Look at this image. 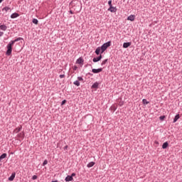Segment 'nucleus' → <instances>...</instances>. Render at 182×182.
Returning <instances> with one entry per match:
<instances>
[{
    "instance_id": "f257e3e1",
    "label": "nucleus",
    "mask_w": 182,
    "mask_h": 182,
    "mask_svg": "<svg viewBox=\"0 0 182 182\" xmlns=\"http://www.w3.org/2000/svg\"><path fill=\"white\" fill-rule=\"evenodd\" d=\"M22 38L21 37H18V38L14 40V41H11L6 46L7 48V51H6V55L7 56H11V55H12V46H14V44L16 43V42H18L19 41H22Z\"/></svg>"
},
{
    "instance_id": "f03ea898",
    "label": "nucleus",
    "mask_w": 182,
    "mask_h": 182,
    "mask_svg": "<svg viewBox=\"0 0 182 182\" xmlns=\"http://www.w3.org/2000/svg\"><path fill=\"white\" fill-rule=\"evenodd\" d=\"M111 45H112V41H108L104 43L101 46V53H103V52H105V50H106V49H107V48H109V46H110Z\"/></svg>"
},
{
    "instance_id": "7ed1b4c3",
    "label": "nucleus",
    "mask_w": 182,
    "mask_h": 182,
    "mask_svg": "<svg viewBox=\"0 0 182 182\" xmlns=\"http://www.w3.org/2000/svg\"><path fill=\"white\" fill-rule=\"evenodd\" d=\"M25 137V134L23 132H21L19 134H17V139L18 140H23Z\"/></svg>"
},
{
    "instance_id": "20e7f679",
    "label": "nucleus",
    "mask_w": 182,
    "mask_h": 182,
    "mask_svg": "<svg viewBox=\"0 0 182 182\" xmlns=\"http://www.w3.org/2000/svg\"><path fill=\"white\" fill-rule=\"evenodd\" d=\"M103 71V68H98V69H95L93 68L92 70V73H100V72Z\"/></svg>"
},
{
    "instance_id": "39448f33",
    "label": "nucleus",
    "mask_w": 182,
    "mask_h": 182,
    "mask_svg": "<svg viewBox=\"0 0 182 182\" xmlns=\"http://www.w3.org/2000/svg\"><path fill=\"white\" fill-rule=\"evenodd\" d=\"M132 46V42H127V43H123L124 49H127V48H129V46Z\"/></svg>"
},
{
    "instance_id": "423d86ee",
    "label": "nucleus",
    "mask_w": 182,
    "mask_h": 182,
    "mask_svg": "<svg viewBox=\"0 0 182 182\" xmlns=\"http://www.w3.org/2000/svg\"><path fill=\"white\" fill-rule=\"evenodd\" d=\"M102 60V55H100V56H98L97 58H94L92 59V62H94L95 63H96V62H99Z\"/></svg>"
},
{
    "instance_id": "0eeeda50",
    "label": "nucleus",
    "mask_w": 182,
    "mask_h": 182,
    "mask_svg": "<svg viewBox=\"0 0 182 182\" xmlns=\"http://www.w3.org/2000/svg\"><path fill=\"white\" fill-rule=\"evenodd\" d=\"M15 176H16V173L15 172L12 173L11 176L9 178V181H14Z\"/></svg>"
},
{
    "instance_id": "6e6552de",
    "label": "nucleus",
    "mask_w": 182,
    "mask_h": 182,
    "mask_svg": "<svg viewBox=\"0 0 182 182\" xmlns=\"http://www.w3.org/2000/svg\"><path fill=\"white\" fill-rule=\"evenodd\" d=\"M108 11H109V12H117V9L116 7H114L113 6H111L108 9Z\"/></svg>"
},
{
    "instance_id": "1a4fd4ad",
    "label": "nucleus",
    "mask_w": 182,
    "mask_h": 182,
    "mask_svg": "<svg viewBox=\"0 0 182 182\" xmlns=\"http://www.w3.org/2000/svg\"><path fill=\"white\" fill-rule=\"evenodd\" d=\"M19 16V14L18 13H14L11 15V19H15V18H18Z\"/></svg>"
},
{
    "instance_id": "9d476101",
    "label": "nucleus",
    "mask_w": 182,
    "mask_h": 182,
    "mask_svg": "<svg viewBox=\"0 0 182 182\" xmlns=\"http://www.w3.org/2000/svg\"><path fill=\"white\" fill-rule=\"evenodd\" d=\"M134 18H135L134 15H131L127 17V20L133 22V21H134Z\"/></svg>"
},
{
    "instance_id": "9b49d317",
    "label": "nucleus",
    "mask_w": 182,
    "mask_h": 182,
    "mask_svg": "<svg viewBox=\"0 0 182 182\" xmlns=\"http://www.w3.org/2000/svg\"><path fill=\"white\" fill-rule=\"evenodd\" d=\"M65 181H73V178L71 176H67L65 178Z\"/></svg>"
},
{
    "instance_id": "f8f14e48",
    "label": "nucleus",
    "mask_w": 182,
    "mask_h": 182,
    "mask_svg": "<svg viewBox=\"0 0 182 182\" xmlns=\"http://www.w3.org/2000/svg\"><path fill=\"white\" fill-rule=\"evenodd\" d=\"M97 87H99V83H98V82H95V83L92 85V89H97Z\"/></svg>"
},
{
    "instance_id": "ddd939ff",
    "label": "nucleus",
    "mask_w": 182,
    "mask_h": 182,
    "mask_svg": "<svg viewBox=\"0 0 182 182\" xmlns=\"http://www.w3.org/2000/svg\"><path fill=\"white\" fill-rule=\"evenodd\" d=\"M180 119V114H176L173 119V123H176V122H177V120H178Z\"/></svg>"
},
{
    "instance_id": "4468645a",
    "label": "nucleus",
    "mask_w": 182,
    "mask_h": 182,
    "mask_svg": "<svg viewBox=\"0 0 182 182\" xmlns=\"http://www.w3.org/2000/svg\"><path fill=\"white\" fill-rule=\"evenodd\" d=\"M100 50H102V48L100 47L97 48L95 50L96 55H100Z\"/></svg>"
},
{
    "instance_id": "2eb2a0df",
    "label": "nucleus",
    "mask_w": 182,
    "mask_h": 182,
    "mask_svg": "<svg viewBox=\"0 0 182 182\" xmlns=\"http://www.w3.org/2000/svg\"><path fill=\"white\" fill-rule=\"evenodd\" d=\"M21 130H22V127L16 128L14 131V133H19V132H21Z\"/></svg>"
},
{
    "instance_id": "dca6fc26",
    "label": "nucleus",
    "mask_w": 182,
    "mask_h": 182,
    "mask_svg": "<svg viewBox=\"0 0 182 182\" xmlns=\"http://www.w3.org/2000/svg\"><path fill=\"white\" fill-rule=\"evenodd\" d=\"M167 147H168V142H164L162 145V149H167Z\"/></svg>"
},
{
    "instance_id": "f3484780",
    "label": "nucleus",
    "mask_w": 182,
    "mask_h": 182,
    "mask_svg": "<svg viewBox=\"0 0 182 182\" xmlns=\"http://www.w3.org/2000/svg\"><path fill=\"white\" fill-rule=\"evenodd\" d=\"M95 166V162L91 161L87 165V167H88V168H90V167H93Z\"/></svg>"
},
{
    "instance_id": "a211bd4d",
    "label": "nucleus",
    "mask_w": 182,
    "mask_h": 182,
    "mask_svg": "<svg viewBox=\"0 0 182 182\" xmlns=\"http://www.w3.org/2000/svg\"><path fill=\"white\" fill-rule=\"evenodd\" d=\"M7 28H8V27H6V26H5V25H1L0 26V29L1 31H6Z\"/></svg>"
},
{
    "instance_id": "6ab92c4d",
    "label": "nucleus",
    "mask_w": 182,
    "mask_h": 182,
    "mask_svg": "<svg viewBox=\"0 0 182 182\" xmlns=\"http://www.w3.org/2000/svg\"><path fill=\"white\" fill-rule=\"evenodd\" d=\"M7 154H3L0 156V161H2L3 159H6Z\"/></svg>"
},
{
    "instance_id": "aec40b11",
    "label": "nucleus",
    "mask_w": 182,
    "mask_h": 182,
    "mask_svg": "<svg viewBox=\"0 0 182 182\" xmlns=\"http://www.w3.org/2000/svg\"><path fill=\"white\" fill-rule=\"evenodd\" d=\"M77 63L80 65L81 63H83V59L82 58H80L77 60Z\"/></svg>"
},
{
    "instance_id": "412c9836",
    "label": "nucleus",
    "mask_w": 182,
    "mask_h": 182,
    "mask_svg": "<svg viewBox=\"0 0 182 182\" xmlns=\"http://www.w3.org/2000/svg\"><path fill=\"white\" fill-rule=\"evenodd\" d=\"M73 85H75V86H80V82H79V80H75L73 82Z\"/></svg>"
},
{
    "instance_id": "4be33fe9",
    "label": "nucleus",
    "mask_w": 182,
    "mask_h": 182,
    "mask_svg": "<svg viewBox=\"0 0 182 182\" xmlns=\"http://www.w3.org/2000/svg\"><path fill=\"white\" fill-rule=\"evenodd\" d=\"M38 22L39 21H38V19L36 18L33 19V23H34L35 25H38Z\"/></svg>"
},
{
    "instance_id": "5701e85b",
    "label": "nucleus",
    "mask_w": 182,
    "mask_h": 182,
    "mask_svg": "<svg viewBox=\"0 0 182 182\" xmlns=\"http://www.w3.org/2000/svg\"><path fill=\"white\" fill-rule=\"evenodd\" d=\"M107 60H108L107 59L104 60L101 63V66H105V64L107 63Z\"/></svg>"
},
{
    "instance_id": "b1692460",
    "label": "nucleus",
    "mask_w": 182,
    "mask_h": 182,
    "mask_svg": "<svg viewBox=\"0 0 182 182\" xmlns=\"http://www.w3.org/2000/svg\"><path fill=\"white\" fill-rule=\"evenodd\" d=\"M9 9H11V8H9V7H4V8H3L2 11H5L6 12H8L9 11Z\"/></svg>"
},
{
    "instance_id": "393cba45",
    "label": "nucleus",
    "mask_w": 182,
    "mask_h": 182,
    "mask_svg": "<svg viewBox=\"0 0 182 182\" xmlns=\"http://www.w3.org/2000/svg\"><path fill=\"white\" fill-rule=\"evenodd\" d=\"M142 102H143L144 105H149V101H147V100H146V99L142 100Z\"/></svg>"
},
{
    "instance_id": "a878e982",
    "label": "nucleus",
    "mask_w": 182,
    "mask_h": 182,
    "mask_svg": "<svg viewBox=\"0 0 182 182\" xmlns=\"http://www.w3.org/2000/svg\"><path fill=\"white\" fill-rule=\"evenodd\" d=\"M159 119H160L161 121H163V120H164V119H166V116H164V115L161 116V117H159Z\"/></svg>"
},
{
    "instance_id": "bb28decb",
    "label": "nucleus",
    "mask_w": 182,
    "mask_h": 182,
    "mask_svg": "<svg viewBox=\"0 0 182 182\" xmlns=\"http://www.w3.org/2000/svg\"><path fill=\"white\" fill-rule=\"evenodd\" d=\"M46 164H48V160H45L43 163V166H46Z\"/></svg>"
},
{
    "instance_id": "cd10ccee",
    "label": "nucleus",
    "mask_w": 182,
    "mask_h": 182,
    "mask_svg": "<svg viewBox=\"0 0 182 182\" xmlns=\"http://www.w3.org/2000/svg\"><path fill=\"white\" fill-rule=\"evenodd\" d=\"M77 79H78V81H80V82L83 81V77H78Z\"/></svg>"
},
{
    "instance_id": "c85d7f7f",
    "label": "nucleus",
    "mask_w": 182,
    "mask_h": 182,
    "mask_svg": "<svg viewBox=\"0 0 182 182\" xmlns=\"http://www.w3.org/2000/svg\"><path fill=\"white\" fill-rule=\"evenodd\" d=\"M36 178H38V176L36 175L33 176L32 180H36Z\"/></svg>"
},
{
    "instance_id": "c756f323",
    "label": "nucleus",
    "mask_w": 182,
    "mask_h": 182,
    "mask_svg": "<svg viewBox=\"0 0 182 182\" xmlns=\"http://www.w3.org/2000/svg\"><path fill=\"white\" fill-rule=\"evenodd\" d=\"M65 103H66V100H63L61 102V106H63V105H65Z\"/></svg>"
},
{
    "instance_id": "7c9ffc66",
    "label": "nucleus",
    "mask_w": 182,
    "mask_h": 182,
    "mask_svg": "<svg viewBox=\"0 0 182 182\" xmlns=\"http://www.w3.org/2000/svg\"><path fill=\"white\" fill-rule=\"evenodd\" d=\"M108 5H109V7H110V6H112V0H109V1H108Z\"/></svg>"
},
{
    "instance_id": "2f4dec72",
    "label": "nucleus",
    "mask_w": 182,
    "mask_h": 182,
    "mask_svg": "<svg viewBox=\"0 0 182 182\" xmlns=\"http://www.w3.org/2000/svg\"><path fill=\"white\" fill-rule=\"evenodd\" d=\"M63 77H65V75H60V79H63Z\"/></svg>"
},
{
    "instance_id": "473e14b6",
    "label": "nucleus",
    "mask_w": 182,
    "mask_h": 182,
    "mask_svg": "<svg viewBox=\"0 0 182 182\" xmlns=\"http://www.w3.org/2000/svg\"><path fill=\"white\" fill-rule=\"evenodd\" d=\"M75 176H76V173H73L70 176H71L72 178H73V177H75Z\"/></svg>"
},
{
    "instance_id": "72a5a7b5",
    "label": "nucleus",
    "mask_w": 182,
    "mask_h": 182,
    "mask_svg": "<svg viewBox=\"0 0 182 182\" xmlns=\"http://www.w3.org/2000/svg\"><path fill=\"white\" fill-rule=\"evenodd\" d=\"M4 35V32L0 31V36H2Z\"/></svg>"
},
{
    "instance_id": "f704fd0d",
    "label": "nucleus",
    "mask_w": 182,
    "mask_h": 182,
    "mask_svg": "<svg viewBox=\"0 0 182 182\" xmlns=\"http://www.w3.org/2000/svg\"><path fill=\"white\" fill-rule=\"evenodd\" d=\"M68 146H65V147H64V150H68Z\"/></svg>"
},
{
    "instance_id": "c9c22d12",
    "label": "nucleus",
    "mask_w": 182,
    "mask_h": 182,
    "mask_svg": "<svg viewBox=\"0 0 182 182\" xmlns=\"http://www.w3.org/2000/svg\"><path fill=\"white\" fill-rule=\"evenodd\" d=\"M70 14H71V15H73V11H72V10H70Z\"/></svg>"
},
{
    "instance_id": "e433bc0d",
    "label": "nucleus",
    "mask_w": 182,
    "mask_h": 182,
    "mask_svg": "<svg viewBox=\"0 0 182 182\" xmlns=\"http://www.w3.org/2000/svg\"><path fill=\"white\" fill-rule=\"evenodd\" d=\"M2 2H4V0H0V4H1Z\"/></svg>"
},
{
    "instance_id": "4c0bfd02",
    "label": "nucleus",
    "mask_w": 182,
    "mask_h": 182,
    "mask_svg": "<svg viewBox=\"0 0 182 182\" xmlns=\"http://www.w3.org/2000/svg\"><path fill=\"white\" fill-rule=\"evenodd\" d=\"M122 105H123L122 103H119V105H120V106H122Z\"/></svg>"
},
{
    "instance_id": "58836bf2",
    "label": "nucleus",
    "mask_w": 182,
    "mask_h": 182,
    "mask_svg": "<svg viewBox=\"0 0 182 182\" xmlns=\"http://www.w3.org/2000/svg\"><path fill=\"white\" fill-rule=\"evenodd\" d=\"M51 182H58V181H51Z\"/></svg>"
}]
</instances>
